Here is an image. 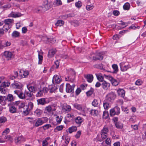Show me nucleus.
I'll return each instance as SVG.
<instances>
[{"mask_svg":"<svg viewBox=\"0 0 146 146\" xmlns=\"http://www.w3.org/2000/svg\"><path fill=\"white\" fill-rule=\"evenodd\" d=\"M109 131L108 128L105 126L101 131L100 136L98 135L96 137V139L99 141H102L107 137L108 133Z\"/></svg>","mask_w":146,"mask_h":146,"instance_id":"1","label":"nucleus"},{"mask_svg":"<svg viewBox=\"0 0 146 146\" xmlns=\"http://www.w3.org/2000/svg\"><path fill=\"white\" fill-rule=\"evenodd\" d=\"M69 75L68 76L65 77L66 81L73 82L75 79V72L72 70H71L69 72Z\"/></svg>","mask_w":146,"mask_h":146,"instance_id":"2","label":"nucleus"},{"mask_svg":"<svg viewBox=\"0 0 146 146\" xmlns=\"http://www.w3.org/2000/svg\"><path fill=\"white\" fill-rule=\"evenodd\" d=\"M42 40L46 43H50L52 44L55 43L56 41V39L52 37L48 38L47 36H44L42 38Z\"/></svg>","mask_w":146,"mask_h":146,"instance_id":"3","label":"nucleus"},{"mask_svg":"<svg viewBox=\"0 0 146 146\" xmlns=\"http://www.w3.org/2000/svg\"><path fill=\"white\" fill-rule=\"evenodd\" d=\"M120 113V108L117 106L115 107L110 111V115L111 116L115 115H118Z\"/></svg>","mask_w":146,"mask_h":146,"instance_id":"4","label":"nucleus"},{"mask_svg":"<svg viewBox=\"0 0 146 146\" xmlns=\"http://www.w3.org/2000/svg\"><path fill=\"white\" fill-rule=\"evenodd\" d=\"M42 7L43 11L44 12L50 9L51 7V3L48 2V0H45Z\"/></svg>","mask_w":146,"mask_h":146,"instance_id":"5","label":"nucleus"},{"mask_svg":"<svg viewBox=\"0 0 146 146\" xmlns=\"http://www.w3.org/2000/svg\"><path fill=\"white\" fill-rule=\"evenodd\" d=\"M121 70V71L124 72L126 71L128 69L131 68L130 65L127 64L125 62H122L120 64Z\"/></svg>","mask_w":146,"mask_h":146,"instance_id":"6","label":"nucleus"},{"mask_svg":"<svg viewBox=\"0 0 146 146\" xmlns=\"http://www.w3.org/2000/svg\"><path fill=\"white\" fill-rule=\"evenodd\" d=\"M75 85L73 84L71 86L69 83L67 84L66 85V90L67 92L73 93L74 92V88Z\"/></svg>","mask_w":146,"mask_h":146,"instance_id":"7","label":"nucleus"},{"mask_svg":"<svg viewBox=\"0 0 146 146\" xmlns=\"http://www.w3.org/2000/svg\"><path fill=\"white\" fill-rule=\"evenodd\" d=\"M4 56L8 60H10L14 57L13 53L9 51L4 52Z\"/></svg>","mask_w":146,"mask_h":146,"instance_id":"8","label":"nucleus"},{"mask_svg":"<svg viewBox=\"0 0 146 146\" xmlns=\"http://www.w3.org/2000/svg\"><path fill=\"white\" fill-rule=\"evenodd\" d=\"M116 95L114 93L111 92L108 94L106 96V99L109 102L113 100L116 97Z\"/></svg>","mask_w":146,"mask_h":146,"instance_id":"9","label":"nucleus"},{"mask_svg":"<svg viewBox=\"0 0 146 146\" xmlns=\"http://www.w3.org/2000/svg\"><path fill=\"white\" fill-rule=\"evenodd\" d=\"M61 77L57 75H55L53 77L52 82L53 84L59 83L61 81Z\"/></svg>","mask_w":146,"mask_h":146,"instance_id":"10","label":"nucleus"},{"mask_svg":"<svg viewBox=\"0 0 146 146\" xmlns=\"http://www.w3.org/2000/svg\"><path fill=\"white\" fill-rule=\"evenodd\" d=\"M103 52L97 53V56H93V60H102L103 58Z\"/></svg>","mask_w":146,"mask_h":146,"instance_id":"11","label":"nucleus"},{"mask_svg":"<svg viewBox=\"0 0 146 146\" xmlns=\"http://www.w3.org/2000/svg\"><path fill=\"white\" fill-rule=\"evenodd\" d=\"M108 79L111 81L113 85L116 86L118 85L119 83L116 80L111 76H108Z\"/></svg>","mask_w":146,"mask_h":146,"instance_id":"12","label":"nucleus"},{"mask_svg":"<svg viewBox=\"0 0 146 146\" xmlns=\"http://www.w3.org/2000/svg\"><path fill=\"white\" fill-rule=\"evenodd\" d=\"M56 50L55 48L51 49L50 50L48 54V57L50 58L52 57L56 53Z\"/></svg>","mask_w":146,"mask_h":146,"instance_id":"13","label":"nucleus"},{"mask_svg":"<svg viewBox=\"0 0 146 146\" xmlns=\"http://www.w3.org/2000/svg\"><path fill=\"white\" fill-rule=\"evenodd\" d=\"M84 76L89 82H91L93 80V76L92 74H89L85 75H84Z\"/></svg>","mask_w":146,"mask_h":146,"instance_id":"14","label":"nucleus"},{"mask_svg":"<svg viewBox=\"0 0 146 146\" xmlns=\"http://www.w3.org/2000/svg\"><path fill=\"white\" fill-rule=\"evenodd\" d=\"M102 86L104 89L107 90L110 87V84L105 81H104L102 84Z\"/></svg>","mask_w":146,"mask_h":146,"instance_id":"15","label":"nucleus"},{"mask_svg":"<svg viewBox=\"0 0 146 146\" xmlns=\"http://www.w3.org/2000/svg\"><path fill=\"white\" fill-rule=\"evenodd\" d=\"M25 141V139L22 136H19L15 139V142L16 143H20Z\"/></svg>","mask_w":146,"mask_h":146,"instance_id":"16","label":"nucleus"},{"mask_svg":"<svg viewBox=\"0 0 146 146\" xmlns=\"http://www.w3.org/2000/svg\"><path fill=\"white\" fill-rule=\"evenodd\" d=\"M7 101L6 97L0 96V104L2 105L5 106L6 104Z\"/></svg>","mask_w":146,"mask_h":146,"instance_id":"17","label":"nucleus"},{"mask_svg":"<svg viewBox=\"0 0 146 146\" xmlns=\"http://www.w3.org/2000/svg\"><path fill=\"white\" fill-rule=\"evenodd\" d=\"M33 11L35 13H40L44 12L42 6H39L34 8Z\"/></svg>","mask_w":146,"mask_h":146,"instance_id":"18","label":"nucleus"},{"mask_svg":"<svg viewBox=\"0 0 146 146\" xmlns=\"http://www.w3.org/2000/svg\"><path fill=\"white\" fill-rule=\"evenodd\" d=\"M117 92L118 95L121 97L124 98L125 96V92L122 89H119L117 90Z\"/></svg>","mask_w":146,"mask_h":146,"instance_id":"19","label":"nucleus"},{"mask_svg":"<svg viewBox=\"0 0 146 146\" xmlns=\"http://www.w3.org/2000/svg\"><path fill=\"white\" fill-rule=\"evenodd\" d=\"M75 122L76 124L80 126L81 123L82 122L83 120L82 118L80 117H78L75 119Z\"/></svg>","mask_w":146,"mask_h":146,"instance_id":"20","label":"nucleus"},{"mask_svg":"<svg viewBox=\"0 0 146 146\" xmlns=\"http://www.w3.org/2000/svg\"><path fill=\"white\" fill-rule=\"evenodd\" d=\"M10 84V83L9 82H3L1 83V81L0 80V89L4 88V87H8Z\"/></svg>","mask_w":146,"mask_h":146,"instance_id":"21","label":"nucleus"},{"mask_svg":"<svg viewBox=\"0 0 146 146\" xmlns=\"http://www.w3.org/2000/svg\"><path fill=\"white\" fill-rule=\"evenodd\" d=\"M29 72L27 71H24L21 70L20 71L19 75L23 78H25L29 74Z\"/></svg>","mask_w":146,"mask_h":146,"instance_id":"22","label":"nucleus"},{"mask_svg":"<svg viewBox=\"0 0 146 146\" xmlns=\"http://www.w3.org/2000/svg\"><path fill=\"white\" fill-rule=\"evenodd\" d=\"M22 14L20 13H14L12 12L9 15L10 17H18L21 16Z\"/></svg>","mask_w":146,"mask_h":146,"instance_id":"23","label":"nucleus"},{"mask_svg":"<svg viewBox=\"0 0 146 146\" xmlns=\"http://www.w3.org/2000/svg\"><path fill=\"white\" fill-rule=\"evenodd\" d=\"M12 87L13 88L20 89L22 86L21 83L19 82H15L12 84Z\"/></svg>","mask_w":146,"mask_h":146,"instance_id":"24","label":"nucleus"},{"mask_svg":"<svg viewBox=\"0 0 146 146\" xmlns=\"http://www.w3.org/2000/svg\"><path fill=\"white\" fill-rule=\"evenodd\" d=\"M58 88L57 87V85H50L48 86V89L49 90H50V92L51 93L54 92L55 90L57 89Z\"/></svg>","mask_w":146,"mask_h":146,"instance_id":"25","label":"nucleus"},{"mask_svg":"<svg viewBox=\"0 0 146 146\" xmlns=\"http://www.w3.org/2000/svg\"><path fill=\"white\" fill-rule=\"evenodd\" d=\"M44 123V122L40 118H39L35 123V126L37 127L42 125Z\"/></svg>","mask_w":146,"mask_h":146,"instance_id":"26","label":"nucleus"},{"mask_svg":"<svg viewBox=\"0 0 146 146\" xmlns=\"http://www.w3.org/2000/svg\"><path fill=\"white\" fill-rule=\"evenodd\" d=\"M7 101L8 102H12L14 100V98L13 97V95L11 94H9L6 97Z\"/></svg>","mask_w":146,"mask_h":146,"instance_id":"27","label":"nucleus"},{"mask_svg":"<svg viewBox=\"0 0 146 146\" xmlns=\"http://www.w3.org/2000/svg\"><path fill=\"white\" fill-rule=\"evenodd\" d=\"M13 22V20L11 19H7L4 20L5 24L7 25H11V24Z\"/></svg>","mask_w":146,"mask_h":146,"instance_id":"28","label":"nucleus"},{"mask_svg":"<svg viewBox=\"0 0 146 146\" xmlns=\"http://www.w3.org/2000/svg\"><path fill=\"white\" fill-rule=\"evenodd\" d=\"M9 110L10 113H15L16 112L17 109L15 106H12L9 108Z\"/></svg>","mask_w":146,"mask_h":146,"instance_id":"29","label":"nucleus"},{"mask_svg":"<svg viewBox=\"0 0 146 146\" xmlns=\"http://www.w3.org/2000/svg\"><path fill=\"white\" fill-rule=\"evenodd\" d=\"M63 109L66 111H70L71 108L70 106L67 105L66 104H64L63 106Z\"/></svg>","mask_w":146,"mask_h":146,"instance_id":"30","label":"nucleus"},{"mask_svg":"<svg viewBox=\"0 0 146 146\" xmlns=\"http://www.w3.org/2000/svg\"><path fill=\"white\" fill-rule=\"evenodd\" d=\"M38 104L44 105L46 103V102L44 98H42L37 100Z\"/></svg>","mask_w":146,"mask_h":146,"instance_id":"31","label":"nucleus"},{"mask_svg":"<svg viewBox=\"0 0 146 146\" xmlns=\"http://www.w3.org/2000/svg\"><path fill=\"white\" fill-rule=\"evenodd\" d=\"M77 130V127L76 126H72L69 127L68 129L69 132L71 133L72 132L76 131Z\"/></svg>","mask_w":146,"mask_h":146,"instance_id":"32","label":"nucleus"},{"mask_svg":"<svg viewBox=\"0 0 146 146\" xmlns=\"http://www.w3.org/2000/svg\"><path fill=\"white\" fill-rule=\"evenodd\" d=\"M20 36V33L16 31H14L12 34V36L13 38L19 37Z\"/></svg>","mask_w":146,"mask_h":146,"instance_id":"33","label":"nucleus"},{"mask_svg":"<svg viewBox=\"0 0 146 146\" xmlns=\"http://www.w3.org/2000/svg\"><path fill=\"white\" fill-rule=\"evenodd\" d=\"M15 104L17 105H19V109L22 108H23L25 106V104L23 103H21L19 101H16V102Z\"/></svg>","mask_w":146,"mask_h":146,"instance_id":"34","label":"nucleus"},{"mask_svg":"<svg viewBox=\"0 0 146 146\" xmlns=\"http://www.w3.org/2000/svg\"><path fill=\"white\" fill-rule=\"evenodd\" d=\"M90 114L94 116H97L98 114V111L96 110H92L90 111Z\"/></svg>","mask_w":146,"mask_h":146,"instance_id":"35","label":"nucleus"},{"mask_svg":"<svg viewBox=\"0 0 146 146\" xmlns=\"http://www.w3.org/2000/svg\"><path fill=\"white\" fill-rule=\"evenodd\" d=\"M45 110L49 113L51 112L52 111H53L55 110L52 109L51 106H46L45 108Z\"/></svg>","mask_w":146,"mask_h":146,"instance_id":"36","label":"nucleus"},{"mask_svg":"<svg viewBox=\"0 0 146 146\" xmlns=\"http://www.w3.org/2000/svg\"><path fill=\"white\" fill-rule=\"evenodd\" d=\"M42 111L39 109H37L34 112L39 117L42 113Z\"/></svg>","mask_w":146,"mask_h":146,"instance_id":"37","label":"nucleus"},{"mask_svg":"<svg viewBox=\"0 0 146 146\" xmlns=\"http://www.w3.org/2000/svg\"><path fill=\"white\" fill-rule=\"evenodd\" d=\"M64 24V22L62 20H58L55 23V25L56 26H62Z\"/></svg>","mask_w":146,"mask_h":146,"instance_id":"38","label":"nucleus"},{"mask_svg":"<svg viewBox=\"0 0 146 146\" xmlns=\"http://www.w3.org/2000/svg\"><path fill=\"white\" fill-rule=\"evenodd\" d=\"M12 25H5L3 27V29L4 31L7 32L8 30L11 27Z\"/></svg>","mask_w":146,"mask_h":146,"instance_id":"39","label":"nucleus"},{"mask_svg":"<svg viewBox=\"0 0 146 146\" xmlns=\"http://www.w3.org/2000/svg\"><path fill=\"white\" fill-rule=\"evenodd\" d=\"M115 125L118 129H121L123 127V124L120 122H118L115 123Z\"/></svg>","mask_w":146,"mask_h":146,"instance_id":"40","label":"nucleus"},{"mask_svg":"<svg viewBox=\"0 0 146 146\" xmlns=\"http://www.w3.org/2000/svg\"><path fill=\"white\" fill-rule=\"evenodd\" d=\"M112 67L114 70L113 72L114 73H117L118 71L117 66L116 64H114L112 65Z\"/></svg>","mask_w":146,"mask_h":146,"instance_id":"41","label":"nucleus"},{"mask_svg":"<svg viewBox=\"0 0 146 146\" xmlns=\"http://www.w3.org/2000/svg\"><path fill=\"white\" fill-rule=\"evenodd\" d=\"M130 4L127 3L125 4L123 6V7L124 10H128L130 9Z\"/></svg>","mask_w":146,"mask_h":146,"instance_id":"42","label":"nucleus"},{"mask_svg":"<svg viewBox=\"0 0 146 146\" xmlns=\"http://www.w3.org/2000/svg\"><path fill=\"white\" fill-rule=\"evenodd\" d=\"M73 106L75 108L78 110H82V107L80 105L76 103L74 104Z\"/></svg>","mask_w":146,"mask_h":146,"instance_id":"43","label":"nucleus"},{"mask_svg":"<svg viewBox=\"0 0 146 146\" xmlns=\"http://www.w3.org/2000/svg\"><path fill=\"white\" fill-rule=\"evenodd\" d=\"M92 105L94 107H98L99 106V103L98 101L94 99L92 102Z\"/></svg>","mask_w":146,"mask_h":146,"instance_id":"44","label":"nucleus"},{"mask_svg":"<svg viewBox=\"0 0 146 146\" xmlns=\"http://www.w3.org/2000/svg\"><path fill=\"white\" fill-rule=\"evenodd\" d=\"M103 105L104 108L106 110H108L110 107V105L108 103L104 101L103 102Z\"/></svg>","mask_w":146,"mask_h":146,"instance_id":"45","label":"nucleus"},{"mask_svg":"<svg viewBox=\"0 0 146 146\" xmlns=\"http://www.w3.org/2000/svg\"><path fill=\"white\" fill-rule=\"evenodd\" d=\"M28 89L29 92H34L36 90V88L33 86H30L28 87Z\"/></svg>","mask_w":146,"mask_h":146,"instance_id":"46","label":"nucleus"},{"mask_svg":"<svg viewBox=\"0 0 146 146\" xmlns=\"http://www.w3.org/2000/svg\"><path fill=\"white\" fill-rule=\"evenodd\" d=\"M75 5L76 7L79 8L82 6V2L80 1H78L75 3Z\"/></svg>","mask_w":146,"mask_h":146,"instance_id":"47","label":"nucleus"},{"mask_svg":"<svg viewBox=\"0 0 146 146\" xmlns=\"http://www.w3.org/2000/svg\"><path fill=\"white\" fill-rule=\"evenodd\" d=\"M33 107V104L32 102H30L28 103V108L31 111V110Z\"/></svg>","mask_w":146,"mask_h":146,"instance_id":"48","label":"nucleus"},{"mask_svg":"<svg viewBox=\"0 0 146 146\" xmlns=\"http://www.w3.org/2000/svg\"><path fill=\"white\" fill-rule=\"evenodd\" d=\"M3 137H4V139H7V140L11 141L12 139L10 135L6 134L4 137V135L3 134Z\"/></svg>","mask_w":146,"mask_h":146,"instance_id":"49","label":"nucleus"},{"mask_svg":"<svg viewBox=\"0 0 146 146\" xmlns=\"http://www.w3.org/2000/svg\"><path fill=\"white\" fill-rule=\"evenodd\" d=\"M38 55L39 59L38 64H41L43 59V57L42 55H40L39 53H38Z\"/></svg>","mask_w":146,"mask_h":146,"instance_id":"50","label":"nucleus"},{"mask_svg":"<svg viewBox=\"0 0 146 146\" xmlns=\"http://www.w3.org/2000/svg\"><path fill=\"white\" fill-rule=\"evenodd\" d=\"M94 67L96 68H100V69H104L103 65L101 64H96L94 66Z\"/></svg>","mask_w":146,"mask_h":146,"instance_id":"51","label":"nucleus"},{"mask_svg":"<svg viewBox=\"0 0 146 146\" xmlns=\"http://www.w3.org/2000/svg\"><path fill=\"white\" fill-rule=\"evenodd\" d=\"M108 116V113L106 111H104L103 112V117L104 118L106 119H107Z\"/></svg>","mask_w":146,"mask_h":146,"instance_id":"52","label":"nucleus"},{"mask_svg":"<svg viewBox=\"0 0 146 146\" xmlns=\"http://www.w3.org/2000/svg\"><path fill=\"white\" fill-rule=\"evenodd\" d=\"M25 94L26 95L28 96L31 97L33 95V94L31 92L29 91H25Z\"/></svg>","mask_w":146,"mask_h":146,"instance_id":"53","label":"nucleus"},{"mask_svg":"<svg viewBox=\"0 0 146 146\" xmlns=\"http://www.w3.org/2000/svg\"><path fill=\"white\" fill-rule=\"evenodd\" d=\"M18 96L19 97V98L22 99H23L25 98V96L24 94L21 92H20V94H19Z\"/></svg>","mask_w":146,"mask_h":146,"instance_id":"54","label":"nucleus"},{"mask_svg":"<svg viewBox=\"0 0 146 146\" xmlns=\"http://www.w3.org/2000/svg\"><path fill=\"white\" fill-rule=\"evenodd\" d=\"M51 127L50 125L49 124H46L42 126V128L44 130L48 129L49 127Z\"/></svg>","mask_w":146,"mask_h":146,"instance_id":"55","label":"nucleus"},{"mask_svg":"<svg viewBox=\"0 0 146 146\" xmlns=\"http://www.w3.org/2000/svg\"><path fill=\"white\" fill-rule=\"evenodd\" d=\"M75 15L74 13H70L68 14L64 15V16L66 18H67L68 17H73Z\"/></svg>","mask_w":146,"mask_h":146,"instance_id":"56","label":"nucleus"},{"mask_svg":"<svg viewBox=\"0 0 146 146\" xmlns=\"http://www.w3.org/2000/svg\"><path fill=\"white\" fill-rule=\"evenodd\" d=\"M142 83V82L141 80L140 79H139L137 80L135 82V85L138 86L141 85Z\"/></svg>","mask_w":146,"mask_h":146,"instance_id":"57","label":"nucleus"},{"mask_svg":"<svg viewBox=\"0 0 146 146\" xmlns=\"http://www.w3.org/2000/svg\"><path fill=\"white\" fill-rule=\"evenodd\" d=\"M96 75L99 81L102 82L104 81H103L104 79V78L103 77L100 75L97 76L96 74Z\"/></svg>","mask_w":146,"mask_h":146,"instance_id":"58","label":"nucleus"},{"mask_svg":"<svg viewBox=\"0 0 146 146\" xmlns=\"http://www.w3.org/2000/svg\"><path fill=\"white\" fill-rule=\"evenodd\" d=\"M30 111L31 110L27 108L25 111H23V114L26 115H27L29 113Z\"/></svg>","mask_w":146,"mask_h":146,"instance_id":"59","label":"nucleus"},{"mask_svg":"<svg viewBox=\"0 0 146 146\" xmlns=\"http://www.w3.org/2000/svg\"><path fill=\"white\" fill-rule=\"evenodd\" d=\"M6 121V119L4 117H0V123H4Z\"/></svg>","mask_w":146,"mask_h":146,"instance_id":"60","label":"nucleus"},{"mask_svg":"<svg viewBox=\"0 0 146 146\" xmlns=\"http://www.w3.org/2000/svg\"><path fill=\"white\" fill-rule=\"evenodd\" d=\"M63 126L62 125H60L57 126L55 129V130H57L58 131L62 130L63 128Z\"/></svg>","mask_w":146,"mask_h":146,"instance_id":"61","label":"nucleus"},{"mask_svg":"<svg viewBox=\"0 0 146 146\" xmlns=\"http://www.w3.org/2000/svg\"><path fill=\"white\" fill-rule=\"evenodd\" d=\"M93 8V7L92 5H87L86 6V9L88 11H90L91 9H92Z\"/></svg>","mask_w":146,"mask_h":146,"instance_id":"62","label":"nucleus"},{"mask_svg":"<svg viewBox=\"0 0 146 146\" xmlns=\"http://www.w3.org/2000/svg\"><path fill=\"white\" fill-rule=\"evenodd\" d=\"M105 142L108 145H110L111 143V140L110 138H108L105 140Z\"/></svg>","mask_w":146,"mask_h":146,"instance_id":"63","label":"nucleus"},{"mask_svg":"<svg viewBox=\"0 0 146 146\" xmlns=\"http://www.w3.org/2000/svg\"><path fill=\"white\" fill-rule=\"evenodd\" d=\"M48 143L46 140H44L42 141V146H48Z\"/></svg>","mask_w":146,"mask_h":146,"instance_id":"64","label":"nucleus"}]
</instances>
